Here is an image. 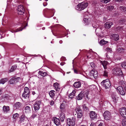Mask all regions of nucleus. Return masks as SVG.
Segmentation results:
<instances>
[{
    "label": "nucleus",
    "instance_id": "e433bc0d",
    "mask_svg": "<svg viewBox=\"0 0 126 126\" xmlns=\"http://www.w3.org/2000/svg\"><path fill=\"white\" fill-rule=\"evenodd\" d=\"M108 42L104 40H101L99 42V44L101 45H103L104 44L107 43Z\"/></svg>",
    "mask_w": 126,
    "mask_h": 126
},
{
    "label": "nucleus",
    "instance_id": "58836bf2",
    "mask_svg": "<svg viewBox=\"0 0 126 126\" xmlns=\"http://www.w3.org/2000/svg\"><path fill=\"white\" fill-rule=\"evenodd\" d=\"M23 93H26L27 94L30 93V91L27 87H26L25 88L24 92Z\"/></svg>",
    "mask_w": 126,
    "mask_h": 126
},
{
    "label": "nucleus",
    "instance_id": "6e6d98bb",
    "mask_svg": "<svg viewBox=\"0 0 126 126\" xmlns=\"http://www.w3.org/2000/svg\"><path fill=\"white\" fill-rule=\"evenodd\" d=\"M74 72L76 74H78L79 73V72L76 69H74Z\"/></svg>",
    "mask_w": 126,
    "mask_h": 126
},
{
    "label": "nucleus",
    "instance_id": "09e8293b",
    "mask_svg": "<svg viewBox=\"0 0 126 126\" xmlns=\"http://www.w3.org/2000/svg\"><path fill=\"white\" fill-rule=\"evenodd\" d=\"M122 125L123 126H126V121H122Z\"/></svg>",
    "mask_w": 126,
    "mask_h": 126
},
{
    "label": "nucleus",
    "instance_id": "473e14b6",
    "mask_svg": "<svg viewBox=\"0 0 126 126\" xmlns=\"http://www.w3.org/2000/svg\"><path fill=\"white\" fill-rule=\"evenodd\" d=\"M19 114L17 113H16L13 115V118L14 119L16 120L19 117Z\"/></svg>",
    "mask_w": 126,
    "mask_h": 126
},
{
    "label": "nucleus",
    "instance_id": "cd10ccee",
    "mask_svg": "<svg viewBox=\"0 0 126 126\" xmlns=\"http://www.w3.org/2000/svg\"><path fill=\"white\" fill-rule=\"evenodd\" d=\"M8 80V79L7 78H5L1 79L0 80V84H3L6 82H7Z\"/></svg>",
    "mask_w": 126,
    "mask_h": 126
},
{
    "label": "nucleus",
    "instance_id": "f3484780",
    "mask_svg": "<svg viewBox=\"0 0 126 126\" xmlns=\"http://www.w3.org/2000/svg\"><path fill=\"white\" fill-rule=\"evenodd\" d=\"M73 86L76 88H78L81 86V83L80 81L76 82L73 85Z\"/></svg>",
    "mask_w": 126,
    "mask_h": 126
},
{
    "label": "nucleus",
    "instance_id": "c9c22d12",
    "mask_svg": "<svg viewBox=\"0 0 126 126\" xmlns=\"http://www.w3.org/2000/svg\"><path fill=\"white\" fill-rule=\"evenodd\" d=\"M24 28H23L22 29H21V28H20L19 29H18L16 30V31H15V30H11L10 31L12 32H17L19 31H21Z\"/></svg>",
    "mask_w": 126,
    "mask_h": 126
},
{
    "label": "nucleus",
    "instance_id": "412c9836",
    "mask_svg": "<svg viewBox=\"0 0 126 126\" xmlns=\"http://www.w3.org/2000/svg\"><path fill=\"white\" fill-rule=\"evenodd\" d=\"M64 115V114L63 113H61L60 115V118L62 122L65 119Z\"/></svg>",
    "mask_w": 126,
    "mask_h": 126
},
{
    "label": "nucleus",
    "instance_id": "20e7f679",
    "mask_svg": "<svg viewBox=\"0 0 126 126\" xmlns=\"http://www.w3.org/2000/svg\"><path fill=\"white\" fill-rule=\"evenodd\" d=\"M67 121L68 125L69 126H74L75 125V122L76 121L75 118L74 117L72 118H68Z\"/></svg>",
    "mask_w": 126,
    "mask_h": 126
},
{
    "label": "nucleus",
    "instance_id": "de8ad7c7",
    "mask_svg": "<svg viewBox=\"0 0 126 126\" xmlns=\"http://www.w3.org/2000/svg\"><path fill=\"white\" fill-rule=\"evenodd\" d=\"M106 50L108 52H111L112 51V50L111 48L109 47H107L106 48Z\"/></svg>",
    "mask_w": 126,
    "mask_h": 126
},
{
    "label": "nucleus",
    "instance_id": "a878e982",
    "mask_svg": "<svg viewBox=\"0 0 126 126\" xmlns=\"http://www.w3.org/2000/svg\"><path fill=\"white\" fill-rule=\"evenodd\" d=\"M25 112L27 113L30 112L31 110V108L30 107L27 106L25 107Z\"/></svg>",
    "mask_w": 126,
    "mask_h": 126
},
{
    "label": "nucleus",
    "instance_id": "bb28decb",
    "mask_svg": "<svg viewBox=\"0 0 126 126\" xmlns=\"http://www.w3.org/2000/svg\"><path fill=\"white\" fill-rule=\"evenodd\" d=\"M38 74L41 76L44 77L47 75V73L46 72H44L41 71H40L38 72Z\"/></svg>",
    "mask_w": 126,
    "mask_h": 126
},
{
    "label": "nucleus",
    "instance_id": "9d476101",
    "mask_svg": "<svg viewBox=\"0 0 126 126\" xmlns=\"http://www.w3.org/2000/svg\"><path fill=\"white\" fill-rule=\"evenodd\" d=\"M116 89L118 93H120L122 95H124L125 94V93L124 90L123 88L121 86L117 87Z\"/></svg>",
    "mask_w": 126,
    "mask_h": 126
},
{
    "label": "nucleus",
    "instance_id": "bf43d9fd",
    "mask_svg": "<svg viewBox=\"0 0 126 126\" xmlns=\"http://www.w3.org/2000/svg\"><path fill=\"white\" fill-rule=\"evenodd\" d=\"M8 96V95L7 94H6L5 96L4 95H3L2 96V97L3 98H6Z\"/></svg>",
    "mask_w": 126,
    "mask_h": 126
},
{
    "label": "nucleus",
    "instance_id": "49530a36",
    "mask_svg": "<svg viewBox=\"0 0 126 126\" xmlns=\"http://www.w3.org/2000/svg\"><path fill=\"white\" fill-rule=\"evenodd\" d=\"M93 26L94 28H96L98 27V25L96 23L94 22L93 24Z\"/></svg>",
    "mask_w": 126,
    "mask_h": 126
},
{
    "label": "nucleus",
    "instance_id": "a18cd8bd",
    "mask_svg": "<svg viewBox=\"0 0 126 126\" xmlns=\"http://www.w3.org/2000/svg\"><path fill=\"white\" fill-rule=\"evenodd\" d=\"M90 65L91 67L93 68V69H94V68L95 67V64L93 62H92L90 63Z\"/></svg>",
    "mask_w": 126,
    "mask_h": 126
},
{
    "label": "nucleus",
    "instance_id": "2f4dec72",
    "mask_svg": "<svg viewBox=\"0 0 126 126\" xmlns=\"http://www.w3.org/2000/svg\"><path fill=\"white\" fill-rule=\"evenodd\" d=\"M21 104L20 102H17L15 104L14 106L16 108H18L21 107Z\"/></svg>",
    "mask_w": 126,
    "mask_h": 126
},
{
    "label": "nucleus",
    "instance_id": "37998d69",
    "mask_svg": "<svg viewBox=\"0 0 126 126\" xmlns=\"http://www.w3.org/2000/svg\"><path fill=\"white\" fill-rule=\"evenodd\" d=\"M108 72L106 70L104 71V73L103 75L104 76H108Z\"/></svg>",
    "mask_w": 126,
    "mask_h": 126
},
{
    "label": "nucleus",
    "instance_id": "2eb2a0df",
    "mask_svg": "<svg viewBox=\"0 0 126 126\" xmlns=\"http://www.w3.org/2000/svg\"><path fill=\"white\" fill-rule=\"evenodd\" d=\"M90 73L94 76V78L96 79L98 76L97 71L95 70H92L90 72Z\"/></svg>",
    "mask_w": 126,
    "mask_h": 126
},
{
    "label": "nucleus",
    "instance_id": "13d9d810",
    "mask_svg": "<svg viewBox=\"0 0 126 126\" xmlns=\"http://www.w3.org/2000/svg\"><path fill=\"white\" fill-rule=\"evenodd\" d=\"M3 91V89L2 88H1L0 89V95H1Z\"/></svg>",
    "mask_w": 126,
    "mask_h": 126
},
{
    "label": "nucleus",
    "instance_id": "ea45409f",
    "mask_svg": "<svg viewBox=\"0 0 126 126\" xmlns=\"http://www.w3.org/2000/svg\"><path fill=\"white\" fill-rule=\"evenodd\" d=\"M77 117L78 118H81L82 116V112L77 113Z\"/></svg>",
    "mask_w": 126,
    "mask_h": 126
},
{
    "label": "nucleus",
    "instance_id": "0eeeda50",
    "mask_svg": "<svg viewBox=\"0 0 126 126\" xmlns=\"http://www.w3.org/2000/svg\"><path fill=\"white\" fill-rule=\"evenodd\" d=\"M103 116L104 119L106 120H109L111 118V114L108 111H105L104 113Z\"/></svg>",
    "mask_w": 126,
    "mask_h": 126
},
{
    "label": "nucleus",
    "instance_id": "b1692460",
    "mask_svg": "<svg viewBox=\"0 0 126 126\" xmlns=\"http://www.w3.org/2000/svg\"><path fill=\"white\" fill-rule=\"evenodd\" d=\"M76 91L75 90H73L72 92L69 94V97L70 98H72L75 95Z\"/></svg>",
    "mask_w": 126,
    "mask_h": 126
},
{
    "label": "nucleus",
    "instance_id": "c756f323",
    "mask_svg": "<svg viewBox=\"0 0 126 126\" xmlns=\"http://www.w3.org/2000/svg\"><path fill=\"white\" fill-rule=\"evenodd\" d=\"M17 68V66L16 65H14L12 66L11 69L9 71V72L14 71Z\"/></svg>",
    "mask_w": 126,
    "mask_h": 126
},
{
    "label": "nucleus",
    "instance_id": "f704fd0d",
    "mask_svg": "<svg viewBox=\"0 0 126 126\" xmlns=\"http://www.w3.org/2000/svg\"><path fill=\"white\" fill-rule=\"evenodd\" d=\"M112 98L113 101L115 103L117 102V100L116 99V95H115L113 94L112 95Z\"/></svg>",
    "mask_w": 126,
    "mask_h": 126
},
{
    "label": "nucleus",
    "instance_id": "f8f14e48",
    "mask_svg": "<svg viewBox=\"0 0 126 126\" xmlns=\"http://www.w3.org/2000/svg\"><path fill=\"white\" fill-rule=\"evenodd\" d=\"M89 114L91 119H94L96 118L97 114L94 111H90Z\"/></svg>",
    "mask_w": 126,
    "mask_h": 126
},
{
    "label": "nucleus",
    "instance_id": "4be33fe9",
    "mask_svg": "<svg viewBox=\"0 0 126 126\" xmlns=\"http://www.w3.org/2000/svg\"><path fill=\"white\" fill-rule=\"evenodd\" d=\"M82 107L83 110L86 111H89V109L86 106V104H83L82 106Z\"/></svg>",
    "mask_w": 126,
    "mask_h": 126
},
{
    "label": "nucleus",
    "instance_id": "6e6552de",
    "mask_svg": "<svg viewBox=\"0 0 126 126\" xmlns=\"http://www.w3.org/2000/svg\"><path fill=\"white\" fill-rule=\"evenodd\" d=\"M17 13L18 14L22 15L25 12L24 8L22 6H19L17 9Z\"/></svg>",
    "mask_w": 126,
    "mask_h": 126
},
{
    "label": "nucleus",
    "instance_id": "ddd939ff",
    "mask_svg": "<svg viewBox=\"0 0 126 126\" xmlns=\"http://www.w3.org/2000/svg\"><path fill=\"white\" fill-rule=\"evenodd\" d=\"M25 120V121H27V118L24 115H22L20 117L18 122L20 123H21L23 122Z\"/></svg>",
    "mask_w": 126,
    "mask_h": 126
},
{
    "label": "nucleus",
    "instance_id": "f03ea898",
    "mask_svg": "<svg viewBox=\"0 0 126 126\" xmlns=\"http://www.w3.org/2000/svg\"><path fill=\"white\" fill-rule=\"evenodd\" d=\"M113 72L114 74L119 76H122L123 73L120 68H119L116 67L114 68L113 70Z\"/></svg>",
    "mask_w": 126,
    "mask_h": 126
},
{
    "label": "nucleus",
    "instance_id": "1a4fd4ad",
    "mask_svg": "<svg viewBox=\"0 0 126 126\" xmlns=\"http://www.w3.org/2000/svg\"><path fill=\"white\" fill-rule=\"evenodd\" d=\"M20 79V78L19 77L16 78L13 77L10 80V84L16 83L19 82V80Z\"/></svg>",
    "mask_w": 126,
    "mask_h": 126
},
{
    "label": "nucleus",
    "instance_id": "6ab92c4d",
    "mask_svg": "<svg viewBox=\"0 0 126 126\" xmlns=\"http://www.w3.org/2000/svg\"><path fill=\"white\" fill-rule=\"evenodd\" d=\"M113 38L115 41L118 40L119 39V35L117 34H113L112 35Z\"/></svg>",
    "mask_w": 126,
    "mask_h": 126
},
{
    "label": "nucleus",
    "instance_id": "69168bd1",
    "mask_svg": "<svg viewBox=\"0 0 126 126\" xmlns=\"http://www.w3.org/2000/svg\"><path fill=\"white\" fill-rule=\"evenodd\" d=\"M115 0L119 2H121L123 0Z\"/></svg>",
    "mask_w": 126,
    "mask_h": 126
},
{
    "label": "nucleus",
    "instance_id": "0e129e2a",
    "mask_svg": "<svg viewBox=\"0 0 126 126\" xmlns=\"http://www.w3.org/2000/svg\"><path fill=\"white\" fill-rule=\"evenodd\" d=\"M103 125V123H100L99 125L98 126H102Z\"/></svg>",
    "mask_w": 126,
    "mask_h": 126
},
{
    "label": "nucleus",
    "instance_id": "4d7b16f0",
    "mask_svg": "<svg viewBox=\"0 0 126 126\" xmlns=\"http://www.w3.org/2000/svg\"><path fill=\"white\" fill-rule=\"evenodd\" d=\"M100 30H101V29H100V28L96 29L95 30V32H96V33H98V31Z\"/></svg>",
    "mask_w": 126,
    "mask_h": 126
},
{
    "label": "nucleus",
    "instance_id": "423d86ee",
    "mask_svg": "<svg viewBox=\"0 0 126 126\" xmlns=\"http://www.w3.org/2000/svg\"><path fill=\"white\" fill-rule=\"evenodd\" d=\"M120 113L121 115L124 118H126V108L124 107L121 108L119 110Z\"/></svg>",
    "mask_w": 126,
    "mask_h": 126
},
{
    "label": "nucleus",
    "instance_id": "052dcab7",
    "mask_svg": "<svg viewBox=\"0 0 126 126\" xmlns=\"http://www.w3.org/2000/svg\"><path fill=\"white\" fill-rule=\"evenodd\" d=\"M90 126H95V125L94 123H92L90 125Z\"/></svg>",
    "mask_w": 126,
    "mask_h": 126
},
{
    "label": "nucleus",
    "instance_id": "c85d7f7f",
    "mask_svg": "<svg viewBox=\"0 0 126 126\" xmlns=\"http://www.w3.org/2000/svg\"><path fill=\"white\" fill-rule=\"evenodd\" d=\"M63 105V104H62L60 106V111L62 112V113H63L65 110V107Z\"/></svg>",
    "mask_w": 126,
    "mask_h": 126
},
{
    "label": "nucleus",
    "instance_id": "4c0bfd02",
    "mask_svg": "<svg viewBox=\"0 0 126 126\" xmlns=\"http://www.w3.org/2000/svg\"><path fill=\"white\" fill-rule=\"evenodd\" d=\"M120 8L122 11L126 13V7L122 6L120 7Z\"/></svg>",
    "mask_w": 126,
    "mask_h": 126
},
{
    "label": "nucleus",
    "instance_id": "7ed1b4c3",
    "mask_svg": "<svg viewBox=\"0 0 126 126\" xmlns=\"http://www.w3.org/2000/svg\"><path fill=\"white\" fill-rule=\"evenodd\" d=\"M101 83L102 85L105 86V87L106 89L108 88L111 85L110 82L108 79L103 80Z\"/></svg>",
    "mask_w": 126,
    "mask_h": 126
},
{
    "label": "nucleus",
    "instance_id": "680f3d73",
    "mask_svg": "<svg viewBox=\"0 0 126 126\" xmlns=\"http://www.w3.org/2000/svg\"><path fill=\"white\" fill-rule=\"evenodd\" d=\"M65 64V62H61L60 63V65H61L63 66Z\"/></svg>",
    "mask_w": 126,
    "mask_h": 126
},
{
    "label": "nucleus",
    "instance_id": "7c9ffc66",
    "mask_svg": "<svg viewBox=\"0 0 126 126\" xmlns=\"http://www.w3.org/2000/svg\"><path fill=\"white\" fill-rule=\"evenodd\" d=\"M30 93L27 94L26 93H23L22 95V96L24 98H28L29 96Z\"/></svg>",
    "mask_w": 126,
    "mask_h": 126
},
{
    "label": "nucleus",
    "instance_id": "864d4df0",
    "mask_svg": "<svg viewBox=\"0 0 126 126\" xmlns=\"http://www.w3.org/2000/svg\"><path fill=\"white\" fill-rule=\"evenodd\" d=\"M104 3H107L109 1H110L111 0H102Z\"/></svg>",
    "mask_w": 126,
    "mask_h": 126
},
{
    "label": "nucleus",
    "instance_id": "393cba45",
    "mask_svg": "<svg viewBox=\"0 0 126 126\" xmlns=\"http://www.w3.org/2000/svg\"><path fill=\"white\" fill-rule=\"evenodd\" d=\"M55 92L54 90H51L50 91L49 93V95L50 96L53 98L54 97L55 95L54 93Z\"/></svg>",
    "mask_w": 126,
    "mask_h": 126
},
{
    "label": "nucleus",
    "instance_id": "dca6fc26",
    "mask_svg": "<svg viewBox=\"0 0 126 126\" xmlns=\"http://www.w3.org/2000/svg\"><path fill=\"white\" fill-rule=\"evenodd\" d=\"M83 93L82 92H81L77 96L76 98L78 100H80L82 99L84 95Z\"/></svg>",
    "mask_w": 126,
    "mask_h": 126
},
{
    "label": "nucleus",
    "instance_id": "c03bdc74",
    "mask_svg": "<svg viewBox=\"0 0 126 126\" xmlns=\"http://www.w3.org/2000/svg\"><path fill=\"white\" fill-rule=\"evenodd\" d=\"M114 8V7L113 6H110L108 7V9L110 11H111Z\"/></svg>",
    "mask_w": 126,
    "mask_h": 126
},
{
    "label": "nucleus",
    "instance_id": "e2e57ef3",
    "mask_svg": "<svg viewBox=\"0 0 126 126\" xmlns=\"http://www.w3.org/2000/svg\"><path fill=\"white\" fill-rule=\"evenodd\" d=\"M122 49L123 50V49L122 48H119L118 49V50L119 51H120L121 50V51H122Z\"/></svg>",
    "mask_w": 126,
    "mask_h": 126
},
{
    "label": "nucleus",
    "instance_id": "774afa93",
    "mask_svg": "<svg viewBox=\"0 0 126 126\" xmlns=\"http://www.w3.org/2000/svg\"><path fill=\"white\" fill-rule=\"evenodd\" d=\"M63 42V41L62 40H60L59 41V43L60 44H62Z\"/></svg>",
    "mask_w": 126,
    "mask_h": 126
},
{
    "label": "nucleus",
    "instance_id": "5fc2aeb1",
    "mask_svg": "<svg viewBox=\"0 0 126 126\" xmlns=\"http://www.w3.org/2000/svg\"><path fill=\"white\" fill-rule=\"evenodd\" d=\"M50 104L51 105H53L54 104V102L52 100H51L50 102Z\"/></svg>",
    "mask_w": 126,
    "mask_h": 126
},
{
    "label": "nucleus",
    "instance_id": "f257e3e1",
    "mask_svg": "<svg viewBox=\"0 0 126 126\" xmlns=\"http://www.w3.org/2000/svg\"><path fill=\"white\" fill-rule=\"evenodd\" d=\"M88 3L84 2H82L79 4L77 7V9L78 10L80 11L83 10L88 6Z\"/></svg>",
    "mask_w": 126,
    "mask_h": 126
},
{
    "label": "nucleus",
    "instance_id": "8fccbe9b",
    "mask_svg": "<svg viewBox=\"0 0 126 126\" xmlns=\"http://www.w3.org/2000/svg\"><path fill=\"white\" fill-rule=\"evenodd\" d=\"M119 84L120 85H123L125 83L123 80L120 81L119 82Z\"/></svg>",
    "mask_w": 126,
    "mask_h": 126
},
{
    "label": "nucleus",
    "instance_id": "9b49d317",
    "mask_svg": "<svg viewBox=\"0 0 126 126\" xmlns=\"http://www.w3.org/2000/svg\"><path fill=\"white\" fill-rule=\"evenodd\" d=\"M52 121L56 126H59L60 124V121L59 119L57 118L56 117H53L52 118Z\"/></svg>",
    "mask_w": 126,
    "mask_h": 126
},
{
    "label": "nucleus",
    "instance_id": "603ef678",
    "mask_svg": "<svg viewBox=\"0 0 126 126\" xmlns=\"http://www.w3.org/2000/svg\"><path fill=\"white\" fill-rule=\"evenodd\" d=\"M122 29V27H117L116 29L118 31L121 30Z\"/></svg>",
    "mask_w": 126,
    "mask_h": 126
},
{
    "label": "nucleus",
    "instance_id": "39448f33",
    "mask_svg": "<svg viewBox=\"0 0 126 126\" xmlns=\"http://www.w3.org/2000/svg\"><path fill=\"white\" fill-rule=\"evenodd\" d=\"M41 103V100L37 101L34 104V108L35 111H37L40 108V105Z\"/></svg>",
    "mask_w": 126,
    "mask_h": 126
},
{
    "label": "nucleus",
    "instance_id": "a19ab883",
    "mask_svg": "<svg viewBox=\"0 0 126 126\" xmlns=\"http://www.w3.org/2000/svg\"><path fill=\"white\" fill-rule=\"evenodd\" d=\"M83 20L84 23H85V25L88 24V18H84L83 19Z\"/></svg>",
    "mask_w": 126,
    "mask_h": 126
},
{
    "label": "nucleus",
    "instance_id": "5701e85b",
    "mask_svg": "<svg viewBox=\"0 0 126 126\" xmlns=\"http://www.w3.org/2000/svg\"><path fill=\"white\" fill-rule=\"evenodd\" d=\"M75 110L77 113L82 112V110L81 109V108L79 106H77L75 109Z\"/></svg>",
    "mask_w": 126,
    "mask_h": 126
},
{
    "label": "nucleus",
    "instance_id": "79ce46f5",
    "mask_svg": "<svg viewBox=\"0 0 126 126\" xmlns=\"http://www.w3.org/2000/svg\"><path fill=\"white\" fill-rule=\"evenodd\" d=\"M121 66L123 68H126V62L123 63L121 64Z\"/></svg>",
    "mask_w": 126,
    "mask_h": 126
},
{
    "label": "nucleus",
    "instance_id": "4468645a",
    "mask_svg": "<svg viewBox=\"0 0 126 126\" xmlns=\"http://www.w3.org/2000/svg\"><path fill=\"white\" fill-rule=\"evenodd\" d=\"M113 24V23L111 22H107L105 24V28L106 29H109Z\"/></svg>",
    "mask_w": 126,
    "mask_h": 126
},
{
    "label": "nucleus",
    "instance_id": "72a5a7b5",
    "mask_svg": "<svg viewBox=\"0 0 126 126\" xmlns=\"http://www.w3.org/2000/svg\"><path fill=\"white\" fill-rule=\"evenodd\" d=\"M102 64L104 69H106L107 68L106 66L107 65V62L106 61H104L102 63Z\"/></svg>",
    "mask_w": 126,
    "mask_h": 126
},
{
    "label": "nucleus",
    "instance_id": "a211bd4d",
    "mask_svg": "<svg viewBox=\"0 0 126 126\" xmlns=\"http://www.w3.org/2000/svg\"><path fill=\"white\" fill-rule=\"evenodd\" d=\"M10 109L9 107L8 106H4L3 108V111L5 113H7L9 111Z\"/></svg>",
    "mask_w": 126,
    "mask_h": 126
},
{
    "label": "nucleus",
    "instance_id": "338daca9",
    "mask_svg": "<svg viewBox=\"0 0 126 126\" xmlns=\"http://www.w3.org/2000/svg\"><path fill=\"white\" fill-rule=\"evenodd\" d=\"M32 94L33 95H34L35 94V92L34 91L33 92H32Z\"/></svg>",
    "mask_w": 126,
    "mask_h": 126
},
{
    "label": "nucleus",
    "instance_id": "aec40b11",
    "mask_svg": "<svg viewBox=\"0 0 126 126\" xmlns=\"http://www.w3.org/2000/svg\"><path fill=\"white\" fill-rule=\"evenodd\" d=\"M54 86L56 89V90L59 91L60 89L59 83L57 82L55 83L54 84Z\"/></svg>",
    "mask_w": 126,
    "mask_h": 126
},
{
    "label": "nucleus",
    "instance_id": "3c124183",
    "mask_svg": "<svg viewBox=\"0 0 126 126\" xmlns=\"http://www.w3.org/2000/svg\"><path fill=\"white\" fill-rule=\"evenodd\" d=\"M36 113H33L32 115V117L33 118H34L36 116Z\"/></svg>",
    "mask_w": 126,
    "mask_h": 126
}]
</instances>
